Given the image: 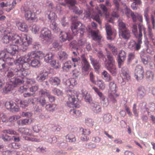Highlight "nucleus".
<instances>
[{
	"instance_id": "27",
	"label": "nucleus",
	"mask_w": 155,
	"mask_h": 155,
	"mask_svg": "<svg viewBox=\"0 0 155 155\" xmlns=\"http://www.w3.org/2000/svg\"><path fill=\"white\" fill-rule=\"evenodd\" d=\"M46 14L48 15V18L50 22H54L56 20L57 16L54 12L48 11L46 12Z\"/></svg>"
},
{
	"instance_id": "51",
	"label": "nucleus",
	"mask_w": 155,
	"mask_h": 155,
	"mask_svg": "<svg viewBox=\"0 0 155 155\" xmlns=\"http://www.w3.org/2000/svg\"><path fill=\"white\" fill-rule=\"evenodd\" d=\"M67 140L69 142H73L76 141L75 136L73 134H68L66 136Z\"/></svg>"
},
{
	"instance_id": "3",
	"label": "nucleus",
	"mask_w": 155,
	"mask_h": 155,
	"mask_svg": "<svg viewBox=\"0 0 155 155\" xmlns=\"http://www.w3.org/2000/svg\"><path fill=\"white\" fill-rule=\"evenodd\" d=\"M18 52L17 51H15L9 48L8 51L7 49H5L3 51H0V71H2L6 67V63L9 65H12L14 61L13 59H10L11 62H8V60L9 59L8 58V56L9 54L12 55H14Z\"/></svg>"
},
{
	"instance_id": "38",
	"label": "nucleus",
	"mask_w": 155,
	"mask_h": 155,
	"mask_svg": "<svg viewBox=\"0 0 155 155\" xmlns=\"http://www.w3.org/2000/svg\"><path fill=\"white\" fill-rule=\"evenodd\" d=\"M19 131L21 134L27 135H31V130L28 129L24 128H19Z\"/></svg>"
},
{
	"instance_id": "4",
	"label": "nucleus",
	"mask_w": 155,
	"mask_h": 155,
	"mask_svg": "<svg viewBox=\"0 0 155 155\" xmlns=\"http://www.w3.org/2000/svg\"><path fill=\"white\" fill-rule=\"evenodd\" d=\"M68 100L67 101V105L70 107L78 108L80 107V105L77 104V102L74 97V94L75 92L76 94L77 93L76 91H73L69 90Z\"/></svg>"
},
{
	"instance_id": "25",
	"label": "nucleus",
	"mask_w": 155,
	"mask_h": 155,
	"mask_svg": "<svg viewBox=\"0 0 155 155\" xmlns=\"http://www.w3.org/2000/svg\"><path fill=\"white\" fill-rule=\"evenodd\" d=\"M82 70L85 71H87L90 68V66L86 59L83 58L82 59Z\"/></svg>"
},
{
	"instance_id": "11",
	"label": "nucleus",
	"mask_w": 155,
	"mask_h": 155,
	"mask_svg": "<svg viewBox=\"0 0 155 155\" xmlns=\"http://www.w3.org/2000/svg\"><path fill=\"white\" fill-rule=\"evenodd\" d=\"M144 71L143 68L141 66H137L135 71L134 77L137 81L142 80L143 77Z\"/></svg>"
},
{
	"instance_id": "12",
	"label": "nucleus",
	"mask_w": 155,
	"mask_h": 155,
	"mask_svg": "<svg viewBox=\"0 0 155 155\" xmlns=\"http://www.w3.org/2000/svg\"><path fill=\"white\" fill-rule=\"evenodd\" d=\"M137 38L138 39L137 44L134 41H131L130 42L129 47L130 49L135 51L138 50L140 48L141 44L142 43V38L139 37Z\"/></svg>"
},
{
	"instance_id": "55",
	"label": "nucleus",
	"mask_w": 155,
	"mask_h": 155,
	"mask_svg": "<svg viewBox=\"0 0 155 155\" xmlns=\"http://www.w3.org/2000/svg\"><path fill=\"white\" fill-rule=\"evenodd\" d=\"M39 28L38 26L36 25H33L31 28V30L32 32L35 34H36L38 33L39 31Z\"/></svg>"
},
{
	"instance_id": "29",
	"label": "nucleus",
	"mask_w": 155,
	"mask_h": 155,
	"mask_svg": "<svg viewBox=\"0 0 155 155\" xmlns=\"http://www.w3.org/2000/svg\"><path fill=\"white\" fill-rule=\"evenodd\" d=\"M100 7L101 9H102L104 12H105V15L106 20L107 21L110 22H112V20L111 18L110 17V15L109 13H107V9L105 6L104 5H100Z\"/></svg>"
},
{
	"instance_id": "49",
	"label": "nucleus",
	"mask_w": 155,
	"mask_h": 155,
	"mask_svg": "<svg viewBox=\"0 0 155 155\" xmlns=\"http://www.w3.org/2000/svg\"><path fill=\"white\" fill-rule=\"evenodd\" d=\"M118 26L119 27V31L123 30L125 29H127L126 27L125 24L121 20H119L118 21Z\"/></svg>"
},
{
	"instance_id": "32",
	"label": "nucleus",
	"mask_w": 155,
	"mask_h": 155,
	"mask_svg": "<svg viewBox=\"0 0 155 155\" xmlns=\"http://www.w3.org/2000/svg\"><path fill=\"white\" fill-rule=\"evenodd\" d=\"M58 55L59 59L61 61L67 59L68 57V54L64 51L59 52Z\"/></svg>"
},
{
	"instance_id": "48",
	"label": "nucleus",
	"mask_w": 155,
	"mask_h": 155,
	"mask_svg": "<svg viewBox=\"0 0 155 155\" xmlns=\"http://www.w3.org/2000/svg\"><path fill=\"white\" fill-rule=\"evenodd\" d=\"M96 84H97L100 89L102 90H104L105 87L104 82L101 80H97V83Z\"/></svg>"
},
{
	"instance_id": "7",
	"label": "nucleus",
	"mask_w": 155,
	"mask_h": 155,
	"mask_svg": "<svg viewBox=\"0 0 155 155\" xmlns=\"http://www.w3.org/2000/svg\"><path fill=\"white\" fill-rule=\"evenodd\" d=\"M84 14V17L88 18H92L93 19L97 21L99 24H101V21L99 16L96 12L93 11V10L91 8L87 9L85 11Z\"/></svg>"
},
{
	"instance_id": "53",
	"label": "nucleus",
	"mask_w": 155,
	"mask_h": 155,
	"mask_svg": "<svg viewBox=\"0 0 155 155\" xmlns=\"http://www.w3.org/2000/svg\"><path fill=\"white\" fill-rule=\"evenodd\" d=\"M148 10L147 9H146L144 11V16L145 18L147 24L148 25H150L149 18L148 15Z\"/></svg>"
},
{
	"instance_id": "24",
	"label": "nucleus",
	"mask_w": 155,
	"mask_h": 155,
	"mask_svg": "<svg viewBox=\"0 0 155 155\" xmlns=\"http://www.w3.org/2000/svg\"><path fill=\"white\" fill-rule=\"evenodd\" d=\"M122 78L127 81L130 79V76L129 74L127 69L126 68H123L122 69Z\"/></svg>"
},
{
	"instance_id": "39",
	"label": "nucleus",
	"mask_w": 155,
	"mask_h": 155,
	"mask_svg": "<svg viewBox=\"0 0 155 155\" xmlns=\"http://www.w3.org/2000/svg\"><path fill=\"white\" fill-rule=\"evenodd\" d=\"M54 56L51 53H49L45 55V61L47 63H51Z\"/></svg>"
},
{
	"instance_id": "14",
	"label": "nucleus",
	"mask_w": 155,
	"mask_h": 155,
	"mask_svg": "<svg viewBox=\"0 0 155 155\" xmlns=\"http://www.w3.org/2000/svg\"><path fill=\"white\" fill-rule=\"evenodd\" d=\"M72 38L73 36L69 33L64 31L61 32L59 35L60 40L61 42H64L67 40L70 41Z\"/></svg>"
},
{
	"instance_id": "50",
	"label": "nucleus",
	"mask_w": 155,
	"mask_h": 155,
	"mask_svg": "<svg viewBox=\"0 0 155 155\" xmlns=\"http://www.w3.org/2000/svg\"><path fill=\"white\" fill-rule=\"evenodd\" d=\"M108 46L114 55H116L117 54V48L111 44H108Z\"/></svg>"
},
{
	"instance_id": "57",
	"label": "nucleus",
	"mask_w": 155,
	"mask_h": 155,
	"mask_svg": "<svg viewBox=\"0 0 155 155\" xmlns=\"http://www.w3.org/2000/svg\"><path fill=\"white\" fill-rule=\"evenodd\" d=\"M53 91L54 94L58 96H61L63 94V92L60 90L54 88L53 90Z\"/></svg>"
},
{
	"instance_id": "54",
	"label": "nucleus",
	"mask_w": 155,
	"mask_h": 155,
	"mask_svg": "<svg viewBox=\"0 0 155 155\" xmlns=\"http://www.w3.org/2000/svg\"><path fill=\"white\" fill-rule=\"evenodd\" d=\"M132 31L136 37L137 38H138V35L137 34V28L136 24H135L133 25L132 28Z\"/></svg>"
},
{
	"instance_id": "35",
	"label": "nucleus",
	"mask_w": 155,
	"mask_h": 155,
	"mask_svg": "<svg viewBox=\"0 0 155 155\" xmlns=\"http://www.w3.org/2000/svg\"><path fill=\"white\" fill-rule=\"evenodd\" d=\"M110 90L109 93L114 94L116 92V86L115 84L113 82H111L109 84Z\"/></svg>"
},
{
	"instance_id": "10",
	"label": "nucleus",
	"mask_w": 155,
	"mask_h": 155,
	"mask_svg": "<svg viewBox=\"0 0 155 155\" xmlns=\"http://www.w3.org/2000/svg\"><path fill=\"white\" fill-rule=\"evenodd\" d=\"M32 7H30L24 8L25 16L27 20H33L35 18V15L34 11L32 9Z\"/></svg>"
},
{
	"instance_id": "46",
	"label": "nucleus",
	"mask_w": 155,
	"mask_h": 155,
	"mask_svg": "<svg viewBox=\"0 0 155 155\" xmlns=\"http://www.w3.org/2000/svg\"><path fill=\"white\" fill-rule=\"evenodd\" d=\"M104 121L106 123L110 122L111 120V116L110 114L104 115L103 117Z\"/></svg>"
},
{
	"instance_id": "44",
	"label": "nucleus",
	"mask_w": 155,
	"mask_h": 155,
	"mask_svg": "<svg viewBox=\"0 0 155 155\" xmlns=\"http://www.w3.org/2000/svg\"><path fill=\"white\" fill-rule=\"evenodd\" d=\"M50 27L51 29L55 32H57L60 30V29L57 24L55 22H51Z\"/></svg>"
},
{
	"instance_id": "60",
	"label": "nucleus",
	"mask_w": 155,
	"mask_h": 155,
	"mask_svg": "<svg viewBox=\"0 0 155 155\" xmlns=\"http://www.w3.org/2000/svg\"><path fill=\"white\" fill-rule=\"evenodd\" d=\"M21 107L24 108L27 107L28 104V103L27 101H21L20 102Z\"/></svg>"
},
{
	"instance_id": "37",
	"label": "nucleus",
	"mask_w": 155,
	"mask_h": 155,
	"mask_svg": "<svg viewBox=\"0 0 155 155\" xmlns=\"http://www.w3.org/2000/svg\"><path fill=\"white\" fill-rule=\"evenodd\" d=\"M91 34L94 40H97L101 39L100 35L98 31H91Z\"/></svg>"
},
{
	"instance_id": "52",
	"label": "nucleus",
	"mask_w": 155,
	"mask_h": 155,
	"mask_svg": "<svg viewBox=\"0 0 155 155\" xmlns=\"http://www.w3.org/2000/svg\"><path fill=\"white\" fill-rule=\"evenodd\" d=\"M85 123L87 125L90 127H92L94 124V121L92 119L88 118L85 119Z\"/></svg>"
},
{
	"instance_id": "8",
	"label": "nucleus",
	"mask_w": 155,
	"mask_h": 155,
	"mask_svg": "<svg viewBox=\"0 0 155 155\" xmlns=\"http://www.w3.org/2000/svg\"><path fill=\"white\" fill-rule=\"evenodd\" d=\"M51 31L48 28H44L41 29V31L40 37H42L46 41L45 43L48 44L51 41Z\"/></svg>"
},
{
	"instance_id": "59",
	"label": "nucleus",
	"mask_w": 155,
	"mask_h": 155,
	"mask_svg": "<svg viewBox=\"0 0 155 155\" xmlns=\"http://www.w3.org/2000/svg\"><path fill=\"white\" fill-rule=\"evenodd\" d=\"M32 114L30 112H23L21 116L23 117H30L32 116Z\"/></svg>"
},
{
	"instance_id": "21",
	"label": "nucleus",
	"mask_w": 155,
	"mask_h": 155,
	"mask_svg": "<svg viewBox=\"0 0 155 155\" xmlns=\"http://www.w3.org/2000/svg\"><path fill=\"white\" fill-rule=\"evenodd\" d=\"M131 15L134 22H136L137 19L140 23L143 22V16L140 14H139L136 12L135 13H132L131 14Z\"/></svg>"
},
{
	"instance_id": "26",
	"label": "nucleus",
	"mask_w": 155,
	"mask_h": 155,
	"mask_svg": "<svg viewBox=\"0 0 155 155\" xmlns=\"http://www.w3.org/2000/svg\"><path fill=\"white\" fill-rule=\"evenodd\" d=\"M48 73L46 71L41 72L37 77V79L39 81L41 82L45 80L48 77Z\"/></svg>"
},
{
	"instance_id": "40",
	"label": "nucleus",
	"mask_w": 155,
	"mask_h": 155,
	"mask_svg": "<svg viewBox=\"0 0 155 155\" xmlns=\"http://www.w3.org/2000/svg\"><path fill=\"white\" fill-rule=\"evenodd\" d=\"M146 78L147 81H152L154 79V74L151 71H148L147 72Z\"/></svg>"
},
{
	"instance_id": "15",
	"label": "nucleus",
	"mask_w": 155,
	"mask_h": 155,
	"mask_svg": "<svg viewBox=\"0 0 155 155\" xmlns=\"http://www.w3.org/2000/svg\"><path fill=\"white\" fill-rule=\"evenodd\" d=\"M76 80L74 78L66 80L64 82V84L67 88H72L76 84Z\"/></svg>"
},
{
	"instance_id": "36",
	"label": "nucleus",
	"mask_w": 155,
	"mask_h": 155,
	"mask_svg": "<svg viewBox=\"0 0 155 155\" xmlns=\"http://www.w3.org/2000/svg\"><path fill=\"white\" fill-rule=\"evenodd\" d=\"M82 95L84 96V99L87 102H90L91 100V98L90 95L85 91L82 90Z\"/></svg>"
},
{
	"instance_id": "20",
	"label": "nucleus",
	"mask_w": 155,
	"mask_h": 155,
	"mask_svg": "<svg viewBox=\"0 0 155 155\" xmlns=\"http://www.w3.org/2000/svg\"><path fill=\"white\" fill-rule=\"evenodd\" d=\"M5 106L8 109H11L16 111L19 110V108L16 104L12 102H6Z\"/></svg>"
},
{
	"instance_id": "64",
	"label": "nucleus",
	"mask_w": 155,
	"mask_h": 155,
	"mask_svg": "<svg viewBox=\"0 0 155 155\" xmlns=\"http://www.w3.org/2000/svg\"><path fill=\"white\" fill-rule=\"evenodd\" d=\"M4 133H7L11 135H16L17 134L16 132L12 130H7L3 131Z\"/></svg>"
},
{
	"instance_id": "5",
	"label": "nucleus",
	"mask_w": 155,
	"mask_h": 155,
	"mask_svg": "<svg viewBox=\"0 0 155 155\" xmlns=\"http://www.w3.org/2000/svg\"><path fill=\"white\" fill-rule=\"evenodd\" d=\"M71 29L74 35L76 34L77 31L79 30L80 33L82 36L83 35L86 30L84 25L79 22L72 24Z\"/></svg>"
},
{
	"instance_id": "23",
	"label": "nucleus",
	"mask_w": 155,
	"mask_h": 155,
	"mask_svg": "<svg viewBox=\"0 0 155 155\" xmlns=\"http://www.w3.org/2000/svg\"><path fill=\"white\" fill-rule=\"evenodd\" d=\"M119 35L121 36L122 38L126 39H128L130 37V33L129 31L127 29L120 31Z\"/></svg>"
},
{
	"instance_id": "41",
	"label": "nucleus",
	"mask_w": 155,
	"mask_h": 155,
	"mask_svg": "<svg viewBox=\"0 0 155 155\" xmlns=\"http://www.w3.org/2000/svg\"><path fill=\"white\" fill-rule=\"evenodd\" d=\"M102 77L107 81H109L112 80V78L110 74L106 71H104L102 73Z\"/></svg>"
},
{
	"instance_id": "61",
	"label": "nucleus",
	"mask_w": 155,
	"mask_h": 155,
	"mask_svg": "<svg viewBox=\"0 0 155 155\" xmlns=\"http://www.w3.org/2000/svg\"><path fill=\"white\" fill-rule=\"evenodd\" d=\"M38 85L32 86L29 88V90L31 92L34 93L38 90Z\"/></svg>"
},
{
	"instance_id": "47",
	"label": "nucleus",
	"mask_w": 155,
	"mask_h": 155,
	"mask_svg": "<svg viewBox=\"0 0 155 155\" xmlns=\"http://www.w3.org/2000/svg\"><path fill=\"white\" fill-rule=\"evenodd\" d=\"M51 66L57 69L61 67V64L58 61L55 60H52L50 63Z\"/></svg>"
},
{
	"instance_id": "56",
	"label": "nucleus",
	"mask_w": 155,
	"mask_h": 155,
	"mask_svg": "<svg viewBox=\"0 0 155 155\" xmlns=\"http://www.w3.org/2000/svg\"><path fill=\"white\" fill-rule=\"evenodd\" d=\"M49 92L46 89H42L39 91V94L41 95L42 96H49Z\"/></svg>"
},
{
	"instance_id": "18",
	"label": "nucleus",
	"mask_w": 155,
	"mask_h": 155,
	"mask_svg": "<svg viewBox=\"0 0 155 155\" xmlns=\"http://www.w3.org/2000/svg\"><path fill=\"white\" fill-rule=\"evenodd\" d=\"M126 58L125 52L123 51H120L119 54L118 63L119 68H120L121 65L123 64L124 61Z\"/></svg>"
},
{
	"instance_id": "63",
	"label": "nucleus",
	"mask_w": 155,
	"mask_h": 155,
	"mask_svg": "<svg viewBox=\"0 0 155 155\" xmlns=\"http://www.w3.org/2000/svg\"><path fill=\"white\" fill-rule=\"evenodd\" d=\"M108 68L109 69V70H108L113 76H115L116 75L117 73V71L116 69V67H113V68L111 69L110 68V67Z\"/></svg>"
},
{
	"instance_id": "45",
	"label": "nucleus",
	"mask_w": 155,
	"mask_h": 155,
	"mask_svg": "<svg viewBox=\"0 0 155 155\" xmlns=\"http://www.w3.org/2000/svg\"><path fill=\"white\" fill-rule=\"evenodd\" d=\"M49 81L52 84L54 85H58L60 83V80L58 78L56 77L51 78Z\"/></svg>"
},
{
	"instance_id": "28",
	"label": "nucleus",
	"mask_w": 155,
	"mask_h": 155,
	"mask_svg": "<svg viewBox=\"0 0 155 155\" xmlns=\"http://www.w3.org/2000/svg\"><path fill=\"white\" fill-rule=\"evenodd\" d=\"M92 110L96 113L100 112L101 111V107L97 103H93L91 104Z\"/></svg>"
},
{
	"instance_id": "2",
	"label": "nucleus",
	"mask_w": 155,
	"mask_h": 155,
	"mask_svg": "<svg viewBox=\"0 0 155 155\" xmlns=\"http://www.w3.org/2000/svg\"><path fill=\"white\" fill-rule=\"evenodd\" d=\"M45 54L41 51H32L28 53L27 55L21 56L18 58L17 60L16 64L20 68V70L19 73L22 72L23 75H25L27 74L26 70L30 66L28 62L32 58H36L41 59L45 58Z\"/></svg>"
},
{
	"instance_id": "62",
	"label": "nucleus",
	"mask_w": 155,
	"mask_h": 155,
	"mask_svg": "<svg viewBox=\"0 0 155 155\" xmlns=\"http://www.w3.org/2000/svg\"><path fill=\"white\" fill-rule=\"evenodd\" d=\"M135 57V54L134 53H130L128 55L127 58L128 62H130Z\"/></svg>"
},
{
	"instance_id": "58",
	"label": "nucleus",
	"mask_w": 155,
	"mask_h": 155,
	"mask_svg": "<svg viewBox=\"0 0 155 155\" xmlns=\"http://www.w3.org/2000/svg\"><path fill=\"white\" fill-rule=\"evenodd\" d=\"M20 116L19 115H15L11 117H9L8 120L10 122H13L16 121L17 119L20 118Z\"/></svg>"
},
{
	"instance_id": "9",
	"label": "nucleus",
	"mask_w": 155,
	"mask_h": 155,
	"mask_svg": "<svg viewBox=\"0 0 155 155\" xmlns=\"http://www.w3.org/2000/svg\"><path fill=\"white\" fill-rule=\"evenodd\" d=\"M92 89H94L99 97L103 107H106L108 105V101L106 99V97L103 93L99 91L97 88L96 87H93Z\"/></svg>"
},
{
	"instance_id": "33",
	"label": "nucleus",
	"mask_w": 155,
	"mask_h": 155,
	"mask_svg": "<svg viewBox=\"0 0 155 155\" xmlns=\"http://www.w3.org/2000/svg\"><path fill=\"white\" fill-rule=\"evenodd\" d=\"M105 28L107 35L108 36L107 37L108 39H111L110 37L112 35V31L111 26L108 24L105 25Z\"/></svg>"
},
{
	"instance_id": "13",
	"label": "nucleus",
	"mask_w": 155,
	"mask_h": 155,
	"mask_svg": "<svg viewBox=\"0 0 155 155\" xmlns=\"http://www.w3.org/2000/svg\"><path fill=\"white\" fill-rule=\"evenodd\" d=\"M18 59V58L15 61V64L18 66V69H15V70H13V69H11V70H8L7 71V76L9 78H12L15 75V72H17V73L16 74H16L17 76H18V77H21V76H25L26 75H27L26 74L25 75H24L22 74V72H21V73H19L18 72L20 70V68L19 66L17 65L16 64V62H17V60Z\"/></svg>"
},
{
	"instance_id": "19",
	"label": "nucleus",
	"mask_w": 155,
	"mask_h": 155,
	"mask_svg": "<svg viewBox=\"0 0 155 155\" xmlns=\"http://www.w3.org/2000/svg\"><path fill=\"white\" fill-rule=\"evenodd\" d=\"M16 24L20 30L25 32H27L28 31V27L25 23L18 21L16 22Z\"/></svg>"
},
{
	"instance_id": "31",
	"label": "nucleus",
	"mask_w": 155,
	"mask_h": 155,
	"mask_svg": "<svg viewBox=\"0 0 155 155\" xmlns=\"http://www.w3.org/2000/svg\"><path fill=\"white\" fill-rule=\"evenodd\" d=\"M32 121L31 118L29 119H24L22 120H20L17 122L18 124L19 125H22L29 124H31Z\"/></svg>"
},
{
	"instance_id": "43",
	"label": "nucleus",
	"mask_w": 155,
	"mask_h": 155,
	"mask_svg": "<svg viewBox=\"0 0 155 155\" xmlns=\"http://www.w3.org/2000/svg\"><path fill=\"white\" fill-rule=\"evenodd\" d=\"M45 107L47 111L51 112H52L55 110L56 105L54 104H50L47 105Z\"/></svg>"
},
{
	"instance_id": "1",
	"label": "nucleus",
	"mask_w": 155,
	"mask_h": 155,
	"mask_svg": "<svg viewBox=\"0 0 155 155\" xmlns=\"http://www.w3.org/2000/svg\"><path fill=\"white\" fill-rule=\"evenodd\" d=\"M2 41L5 44L12 42L9 48L17 51L18 50H24L26 49L25 47H26L31 43L32 39L25 34H21L20 36L17 34L9 32L4 36Z\"/></svg>"
},
{
	"instance_id": "34",
	"label": "nucleus",
	"mask_w": 155,
	"mask_h": 155,
	"mask_svg": "<svg viewBox=\"0 0 155 155\" xmlns=\"http://www.w3.org/2000/svg\"><path fill=\"white\" fill-rule=\"evenodd\" d=\"M119 96L118 94L116 93L114 94H113L112 93H109V95L108 101H110L112 102L113 103H114L116 101V97H118ZM109 102V101H108Z\"/></svg>"
},
{
	"instance_id": "22",
	"label": "nucleus",
	"mask_w": 155,
	"mask_h": 155,
	"mask_svg": "<svg viewBox=\"0 0 155 155\" xmlns=\"http://www.w3.org/2000/svg\"><path fill=\"white\" fill-rule=\"evenodd\" d=\"M72 66H73L74 67H76V65L74 63L73 65L71 61H68L63 64L62 68L64 71H67L71 69Z\"/></svg>"
},
{
	"instance_id": "42",
	"label": "nucleus",
	"mask_w": 155,
	"mask_h": 155,
	"mask_svg": "<svg viewBox=\"0 0 155 155\" xmlns=\"http://www.w3.org/2000/svg\"><path fill=\"white\" fill-rule=\"evenodd\" d=\"M31 60V65L33 67L38 66L40 65V61L36 58H32L30 60Z\"/></svg>"
},
{
	"instance_id": "6",
	"label": "nucleus",
	"mask_w": 155,
	"mask_h": 155,
	"mask_svg": "<svg viewBox=\"0 0 155 155\" xmlns=\"http://www.w3.org/2000/svg\"><path fill=\"white\" fill-rule=\"evenodd\" d=\"M23 82V81L22 80L14 77L13 78H12L11 79L10 83L9 84L8 87L5 88L6 92L12 90L13 87H15L18 85H20Z\"/></svg>"
},
{
	"instance_id": "17",
	"label": "nucleus",
	"mask_w": 155,
	"mask_h": 155,
	"mask_svg": "<svg viewBox=\"0 0 155 155\" xmlns=\"http://www.w3.org/2000/svg\"><path fill=\"white\" fill-rule=\"evenodd\" d=\"M66 3H69L71 5L69 7L70 9H72L73 11L76 14H81L82 13V11L79 10L74 6L75 2L74 0H64Z\"/></svg>"
},
{
	"instance_id": "30",
	"label": "nucleus",
	"mask_w": 155,
	"mask_h": 155,
	"mask_svg": "<svg viewBox=\"0 0 155 155\" xmlns=\"http://www.w3.org/2000/svg\"><path fill=\"white\" fill-rule=\"evenodd\" d=\"M138 28L139 31V34L138 35V37L142 39V31H143V34L144 35V37H146V28L141 23H139L138 25Z\"/></svg>"
},
{
	"instance_id": "16",
	"label": "nucleus",
	"mask_w": 155,
	"mask_h": 155,
	"mask_svg": "<svg viewBox=\"0 0 155 155\" xmlns=\"http://www.w3.org/2000/svg\"><path fill=\"white\" fill-rule=\"evenodd\" d=\"M107 58L108 59V61L107 63L106 64L105 66L107 70H109V68H112L113 67H116L115 65V61L114 60L112 56L110 54H108L107 53Z\"/></svg>"
}]
</instances>
